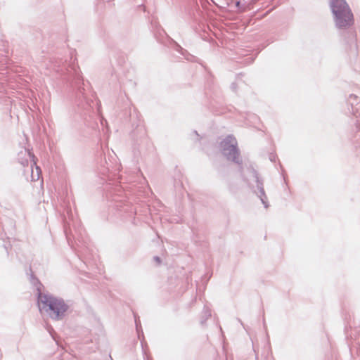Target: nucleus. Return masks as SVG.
Returning a JSON list of instances; mask_svg holds the SVG:
<instances>
[{"instance_id": "nucleus-1", "label": "nucleus", "mask_w": 360, "mask_h": 360, "mask_svg": "<svg viewBox=\"0 0 360 360\" xmlns=\"http://www.w3.org/2000/svg\"><path fill=\"white\" fill-rule=\"evenodd\" d=\"M330 6L337 27L346 28L354 24L353 13L345 0H330Z\"/></svg>"}, {"instance_id": "nucleus-2", "label": "nucleus", "mask_w": 360, "mask_h": 360, "mask_svg": "<svg viewBox=\"0 0 360 360\" xmlns=\"http://www.w3.org/2000/svg\"><path fill=\"white\" fill-rule=\"evenodd\" d=\"M38 307L41 312L47 313L54 319L59 320L65 315V305L60 299L54 297L39 294Z\"/></svg>"}, {"instance_id": "nucleus-3", "label": "nucleus", "mask_w": 360, "mask_h": 360, "mask_svg": "<svg viewBox=\"0 0 360 360\" xmlns=\"http://www.w3.org/2000/svg\"><path fill=\"white\" fill-rule=\"evenodd\" d=\"M224 154L228 159L234 162H238L239 153L237 148V141L232 136L226 137L220 143Z\"/></svg>"}, {"instance_id": "nucleus-4", "label": "nucleus", "mask_w": 360, "mask_h": 360, "mask_svg": "<svg viewBox=\"0 0 360 360\" xmlns=\"http://www.w3.org/2000/svg\"><path fill=\"white\" fill-rule=\"evenodd\" d=\"M41 175V171L39 166L37 165V163L34 160V157L33 156V165L32 166V174L31 179L32 181H38Z\"/></svg>"}]
</instances>
